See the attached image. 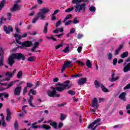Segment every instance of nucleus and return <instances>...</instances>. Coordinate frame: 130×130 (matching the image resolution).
<instances>
[{
	"label": "nucleus",
	"mask_w": 130,
	"mask_h": 130,
	"mask_svg": "<svg viewBox=\"0 0 130 130\" xmlns=\"http://www.w3.org/2000/svg\"><path fill=\"white\" fill-rule=\"evenodd\" d=\"M84 0H73L72 4H73V5L76 4V6L67 9L65 10L66 13H70V12H72L75 8V12H78V13H81V11H82V12L85 13V12H86V9H87V4H86V3L80 4Z\"/></svg>",
	"instance_id": "f257e3e1"
},
{
	"label": "nucleus",
	"mask_w": 130,
	"mask_h": 130,
	"mask_svg": "<svg viewBox=\"0 0 130 130\" xmlns=\"http://www.w3.org/2000/svg\"><path fill=\"white\" fill-rule=\"evenodd\" d=\"M15 58L17 59H22V60H24L25 59V56L22 54V53H16V54H12L11 56H10L8 58V63L10 64L11 67H13V64L15 63Z\"/></svg>",
	"instance_id": "f03ea898"
},
{
	"label": "nucleus",
	"mask_w": 130,
	"mask_h": 130,
	"mask_svg": "<svg viewBox=\"0 0 130 130\" xmlns=\"http://www.w3.org/2000/svg\"><path fill=\"white\" fill-rule=\"evenodd\" d=\"M56 86L57 87L56 89H57L58 92H62L64 91L66 89H70L72 85H70V81L69 80L66 81L64 83L59 82L56 84Z\"/></svg>",
	"instance_id": "7ed1b4c3"
},
{
	"label": "nucleus",
	"mask_w": 130,
	"mask_h": 130,
	"mask_svg": "<svg viewBox=\"0 0 130 130\" xmlns=\"http://www.w3.org/2000/svg\"><path fill=\"white\" fill-rule=\"evenodd\" d=\"M31 93L32 95H36V90L33 89H31L29 90L28 93V96H29V99H28V104L30 105V106H31V107H35L32 103V101L34 99V98L33 97V95L30 94Z\"/></svg>",
	"instance_id": "20e7f679"
},
{
	"label": "nucleus",
	"mask_w": 130,
	"mask_h": 130,
	"mask_svg": "<svg viewBox=\"0 0 130 130\" xmlns=\"http://www.w3.org/2000/svg\"><path fill=\"white\" fill-rule=\"evenodd\" d=\"M57 86L55 87H51V89H53V91L48 90L47 92V95L49 97H59V94H56V91H57Z\"/></svg>",
	"instance_id": "39448f33"
},
{
	"label": "nucleus",
	"mask_w": 130,
	"mask_h": 130,
	"mask_svg": "<svg viewBox=\"0 0 130 130\" xmlns=\"http://www.w3.org/2000/svg\"><path fill=\"white\" fill-rule=\"evenodd\" d=\"M21 44L22 45L21 46H19L20 48H23L24 46H25L26 47H30V46H32L33 45V43H32V42L30 41H27L24 42V43H21Z\"/></svg>",
	"instance_id": "423d86ee"
},
{
	"label": "nucleus",
	"mask_w": 130,
	"mask_h": 130,
	"mask_svg": "<svg viewBox=\"0 0 130 130\" xmlns=\"http://www.w3.org/2000/svg\"><path fill=\"white\" fill-rule=\"evenodd\" d=\"M22 91V86L17 85L14 89V95L20 96L21 91Z\"/></svg>",
	"instance_id": "0eeeda50"
},
{
	"label": "nucleus",
	"mask_w": 130,
	"mask_h": 130,
	"mask_svg": "<svg viewBox=\"0 0 130 130\" xmlns=\"http://www.w3.org/2000/svg\"><path fill=\"white\" fill-rule=\"evenodd\" d=\"M17 72V69H15L13 70V71L12 72H10L9 71L7 72L5 74V77H6V79H10L11 80V78L14 75H15V73Z\"/></svg>",
	"instance_id": "6e6552de"
},
{
	"label": "nucleus",
	"mask_w": 130,
	"mask_h": 130,
	"mask_svg": "<svg viewBox=\"0 0 130 130\" xmlns=\"http://www.w3.org/2000/svg\"><path fill=\"white\" fill-rule=\"evenodd\" d=\"M47 123H49L50 125L52 126L55 129H57V123L53 120L50 119L47 121Z\"/></svg>",
	"instance_id": "1a4fd4ad"
},
{
	"label": "nucleus",
	"mask_w": 130,
	"mask_h": 130,
	"mask_svg": "<svg viewBox=\"0 0 130 130\" xmlns=\"http://www.w3.org/2000/svg\"><path fill=\"white\" fill-rule=\"evenodd\" d=\"M130 71V62L128 63H124L123 64V71L124 73H127Z\"/></svg>",
	"instance_id": "9d476101"
},
{
	"label": "nucleus",
	"mask_w": 130,
	"mask_h": 130,
	"mask_svg": "<svg viewBox=\"0 0 130 130\" xmlns=\"http://www.w3.org/2000/svg\"><path fill=\"white\" fill-rule=\"evenodd\" d=\"M91 106L92 107H95V109H98L99 104H98V100H97V98H94L92 100Z\"/></svg>",
	"instance_id": "9b49d317"
},
{
	"label": "nucleus",
	"mask_w": 130,
	"mask_h": 130,
	"mask_svg": "<svg viewBox=\"0 0 130 130\" xmlns=\"http://www.w3.org/2000/svg\"><path fill=\"white\" fill-rule=\"evenodd\" d=\"M7 116H6V120L9 122L11 121L12 119V113H11V111H10V109H6Z\"/></svg>",
	"instance_id": "f8f14e48"
},
{
	"label": "nucleus",
	"mask_w": 130,
	"mask_h": 130,
	"mask_svg": "<svg viewBox=\"0 0 130 130\" xmlns=\"http://www.w3.org/2000/svg\"><path fill=\"white\" fill-rule=\"evenodd\" d=\"M4 30L5 31L6 34H10L11 32H13V27L12 26H7L5 25L4 26Z\"/></svg>",
	"instance_id": "ddd939ff"
},
{
	"label": "nucleus",
	"mask_w": 130,
	"mask_h": 130,
	"mask_svg": "<svg viewBox=\"0 0 130 130\" xmlns=\"http://www.w3.org/2000/svg\"><path fill=\"white\" fill-rule=\"evenodd\" d=\"M18 10H20V6L18 4H14L13 7L10 8L11 12H16Z\"/></svg>",
	"instance_id": "4468645a"
},
{
	"label": "nucleus",
	"mask_w": 130,
	"mask_h": 130,
	"mask_svg": "<svg viewBox=\"0 0 130 130\" xmlns=\"http://www.w3.org/2000/svg\"><path fill=\"white\" fill-rule=\"evenodd\" d=\"M115 74H114V72H112L111 78L109 79L110 82H114L119 79V76H116V77L115 78Z\"/></svg>",
	"instance_id": "2eb2a0df"
},
{
	"label": "nucleus",
	"mask_w": 130,
	"mask_h": 130,
	"mask_svg": "<svg viewBox=\"0 0 130 130\" xmlns=\"http://www.w3.org/2000/svg\"><path fill=\"white\" fill-rule=\"evenodd\" d=\"M123 47V45H120L118 48H117V49H116L114 52V55H118L119 54V52L121 51V49H122Z\"/></svg>",
	"instance_id": "dca6fc26"
},
{
	"label": "nucleus",
	"mask_w": 130,
	"mask_h": 130,
	"mask_svg": "<svg viewBox=\"0 0 130 130\" xmlns=\"http://www.w3.org/2000/svg\"><path fill=\"white\" fill-rule=\"evenodd\" d=\"M72 66L73 63H72V61L70 60L66 61L63 64V67H64L66 69H67V68H70V67Z\"/></svg>",
	"instance_id": "f3484780"
},
{
	"label": "nucleus",
	"mask_w": 130,
	"mask_h": 130,
	"mask_svg": "<svg viewBox=\"0 0 130 130\" xmlns=\"http://www.w3.org/2000/svg\"><path fill=\"white\" fill-rule=\"evenodd\" d=\"M37 17L38 19L39 18H40V20H44L45 19V15L42 13V12L40 11L37 14Z\"/></svg>",
	"instance_id": "a211bd4d"
},
{
	"label": "nucleus",
	"mask_w": 130,
	"mask_h": 130,
	"mask_svg": "<svg viewBox=\"0 0 130 130\" xmlns=\"http://www.w3.org/2000/svg\"><path fill=\"white\" fill-rule=\"evenodd\" d=\"M126 95V93L125 92H123L121 93V94L119 95V99L122 100L123 101H125L126 99H125V95Z\"/></svg>",
	"instance_id": "6ab92c4d"
},
{
	"label": "nucleus",
	"mask_w": 130,
	"mask_h": 130,
	"mask_svg": "<svg viewBox=\"0 0 130 130\" xmlns=\"http://www.w3.org/2000/svg\"><path fill=\"white\" fill-rule=\"evenodd\" d=\"M40 12H41L43 14L45 15V14H47V13L50 12V9L48 8H43L40 9Z\"/></svg>",
	"instance_id": "aec40b11"
},
{
	"label": "nucleus",
	"mask_w": 130,
	"mask_h": 130,
	"mask_svg": "<svg viewBox=\"0 0 130 130\" xmlns=\"http://www.w3.org/2000/svg\"><path fill=\"white\" fill-rule=\"evenodd\" d=\"M14 37L15 38L18 39V40H20V39H21L22 38V36H21V35H20V34H15L14 35ZM16 39V42L17 43H18V44H21V42L19 41L18 40Z\"/></svg>",
	"instance_id": "412c9836"
},
{
	"label": "nucleus",
	"mask_w": 130,
	"mask_h": 130,
	"mask_svg": "<svg viewBox=\"0 0 130 130\" xmlns=\"http://www.w3.org/2000/svg\"><path fill=\"white\" fill-rule=\"evenodd\" d=\"M86 81H87L86 78H81L78 80V84L80 86H82V85H84L85 83H86Z\"/></svg>",
	"instance_id": "4be33fe9"
},
{
	"label": "nucleus",
	"mask_w": 130,
	"mask_h": 130,
	"mask_svg": "<svg viewBox=\"0 0 130 130\" xmlns=\"http://www.w3.org/2000/svg\"><path fill=\"white\" fill-rule=\"evenodd\" d=\"M38 46H39V42H35V44H34V47L31 49V51H32V52H35V51H36L35 49H36V48H37Z\"/></svg>",
	"instance_id": "5701e85b"
},
{
	"label": "nucleus",
	"mask_w": 130,
	"mask_h": 130,
	"mask_svg": "<svg viewBox=\"0 0 130 130\" xmlns=\"http://www.w3.org/2000/svg\"><path fill=\"white\" fill-rule=\"evenodd\" d=\"M53 33H55L56 34H58L59 32H63V28H58L55 29L53 31Z\"/></svg>",
	"instance_id": "b1692460"
},
{
	"label": "nucleus",
	"mask_w": 130,
	"mask_h": 130,
	"mask_svg": "<svg viewBox=\"0 0 130 130\" xmlns=\"http://www.w3.org/2000/svg\"><path fill=\"white\" fill-rule=\"evenodd\" d=\"M128 56V52L126 51L122 53L120 55L121 58H125V57H127Z\"/></svg>",
	"instance_id": "393cba45"
},
{
	"label": "nucleus",
	"mask_w": 130,
	"mask_h": 130,
	"mask_svg": "<svg viewBox=\"0 0 130 130\" xmlns=\"http://www.w3.org/2000/svg\"><path fill=\"white\" fill-rule=\"evenodd\" d=\"M23 77V72L22 71H20L18 72L17 78L18 79H22Z\"/></svg>",
	"instance_id": "a878e982"
},
{
	"label": "nucleus",
	"mask_w": 130,
	"mask_h": 130,
	"mask_svg": "<svg viewBox=\"0 0 130 130\" xmlns=\"http://www.w3.org/2000/svg\"><path fill=\"white\" fill-rule=\"evenodd\" d=\"M86 64L87 68H89V69H91V67H92V63H91V61H90V60L87 59L86 60Z\"/></svg>",
	"instance_id": "bb28decb"
},
{
	"label": "nucleus",
	"mask_w": 130,
	"mask_h": 130,
	"mask_svg": "<svg viewBox=\"0 0 130 130\" xmlns=\"http://www.w3.org/2000/svg\"><path fill=\"white\" fill-rule=\"evenodd\" d=\"M42 128H44V129H50L51 127L50 125L47 124H43L42 125Z\"/></svg>",
	"instance_id": "cd10ccee"
},
{
	"label": "nucleus",
	"mask_w": 130,
	"mask_h": 130,
	"mask_svg": "<svg viewBox=\"0 0 130 130\" xmlns=\"http://www.w3.org/2000/svg\"><path fill=\"white\" fill-rule=\"evenodd\" d=\"M107 56L108 60H111V59H112V53L108 52L107 54Z\"/></svg>",
	"instance_id": "c85d7f7f"
},
{
	"label": "nucleus",
	"mask_w": 130,
	"mask_h": 130,
	"mask_svg": "<svg viewBox=\"0 0 130 130\" xmlns=\"http://www.w3.org/2000/svg\"><path fill=\"white\" fill-rule=\"evenodd\" d=\"M101 87L102 88V91H103V92H104L105 93H107V92L109 91L108 89L106 88V87H105V86H104L103 84H101Z\"/></svg>",
	"instance_id": "c756f323"
},
{
	"label": "nucleus",
	"mask_w": 130,
	"mask_h": 130,
	"mask_svg": "<svg viewBox=\"0 0 130 130\" xmlns=\"http://www.w3.org/2000/svg\"><path fill=\"white\" fill-rule=\"evenodd\" d=\"M47 27H48V23L46 22L44 28V33L45 34H46V33H47V31H48Z\"/></svg>",
	"instance_id": "7c9ffc66"
},
{
	"label": "nucleus",
	"mask_w": 130,
	"mask_h": 130,
	"mask_svg": "<svg viewBox=\"0 0 130 130\" xmlns=\"http://www.w3.org/2000/svg\"><path fill=\"white\" fill-rule=\"evenodd\" d=\"M94 85H95L96 88H99V87H100V86H101V85H102V84H101L100 82H99L98 81H97V80H95L94 82Z\"/></svg>",
	"instance_id": "2f4dec72"
},
{
	"label": "nucleus",
	"mask_w": 130,
	"mask_h": 130,
	"mask_svg": "<svg viewBox=\"0 0 130 130\" xmlns=\"http://www.w3.org/2000/svg\"><path fill=\"white\" fill-rule=\"evenodd\" d=\"M70 52V47L67 46L65 48V49L63 50V52L64 53H68V52Z\"/></svg>",
	"instance_id": "473e14b6"
},
{
	"label": "nucleus",
	"mask_w": 130,
	"mask_h": 130,
	"mask_svg": "<svg viewBox=\"0 0 130 130\" xmlns=\"http://www.w3.org/2000/svg\"><path fill=\"white\" fill-rule=\"evenodd\" d=\"M4 50H3V48L0 47V56H1V57H4Z\"/></svg>",
	"instance_id": "72a5a7b5"
},
{
	"label": "nucleus",
	"mask_w": 130,
	"mask_h": 130,
	"mask_svg": "<svg viewBox=\"0 0 130 130\" xmlns=\"http://www.w3.org/2000/svg\"><path fill=\"white\" fill-rule=\"evenodd\" d=\"M14 84H15V81H12L8 85V87H6L5 89H9V88H11V87H12V86H13Z\"/></svg>",
	"instance_id": "f704fd0d"
},
{
	"label": "nucleus",
	"mask_w": 130,
	"mask_h": 130,
	"mask_svg": "<svg viewBox=\"0 0 130 130\" xmlns=\"http://www.w3.org/2000/svg\"><path fill=\"white\" fill-rule=\"evenodd\" d=\"M82 74H75L72 75V78H79L80 77H82Z\"/></svg>",
	"instance_id": "c9c22d12"
},
{
	"label": "nucleus",
	"mask_w": 130,
	"mask_h": 130,
	"mask_svg": "<svg viewBox=\"0 0 130 130\" xmlns=\"http://www.w3.org/2000/svg\"><path fill=\"white\" fill-rule=\"evenodd\" d=\"M6 3V0H2L0 4V9H3L4 6H5V3Z\"/></svg>",
	"instance_id": "e433bc0d"
},
{
	"label": "nucleus",
	"mask_w": 130,
	"mask_h": 130,
	"mask_svg": "<svg viewBox=\"0 0 130 130\" xmlns=\"http://www.w3.org/2000/svg\"><path fill=\"white\" fill-rule=\"evenodd\" d=\"M71 17H72V15H71V14L68 15L65 17V19L63 20V23H64V22H66V21H67V20H69V19H70V18H71Z\"/></svg>",
	"instance_id": "4c0bfd02"
},
{
	"label": "nucleus",
	"mask_w": 130,
	"mask_h": 130,
	"mask_svg": "<svg viewBox=\"0 0 130 130\" xmlns=\"http://www.w3.org/2000/svg\"><path fill=\"white\" fill-rule=\"evenodd\" d=\"M60 118L61 120H64L65 118H67V115L63 114H61Z\"/></svg>",
	"instance_id": "58836bf2"
},
{
	"label": "nucleus",
	"mask_w": 130,
	"mask_h": 130,
	"mask_svg": "<svg viewBox=\"0 0 130 130\" xmlns=\"http://www.w3.org/2000/svg\"><path fill=\"white\" fill-rule=\"evenodd\" d=\"M89 11L94 13V12L96 11V8H95V7L91 6L89 8Z\"/></svg>",
	"instance_id": "ea45409f"
},
{
	"label": "nucleus",
	"mask_w": 130,
	"mask_h": 130,
	"mask_svg": "<svg viewBox=\"0 0 130 130\" xmlns=\"http://www.w3.org/2000/svg\"><path fill=\"white\" fill-rule=\"evenodd\" d=\"M18 127L19 124H18V122H17V121H15L14 123V128L15 130H18Z\"/></svg>",
	"instance_id": "a19ab883"
},
{
	"label": "nucleus",
	"mask_w": 130,
	"mask_h": 130,
	"mask_svg": "<svg viewBox=\"0 0 130 130\" xmlns=\"http://www.w3.org/2000/svg\"><path fill=\"white\" fill-rule=\"evenodd\" d=\"M4 66V57H1L0 59V67Z\"/></svg>",
	"instance_id": "79ce46f5"
},
{
	"label": "nucleus",
	"mask_w": 130,
	"mask_h": 130,
	"mask_svg": "<svg viewBox=\"0 0 130 130\" xmlns=\"http://www.w3.org/2000/svg\"><path fill=\"white\" fill-rule=\"evenodd\" d=\"M79 20H77V17H75L72 21L73 24H78L79 23Z\"/></svg>",
	"instance_id": "37998d69"
},
{
	"label": "nucleus",
	"mask_w": 130,
	"mask_h": 130,
	"mask_svg": "<svg viewBox=\"0 0 130 130\" xmlns=\"http://www.w3.org/2000/svg\"><path fill=\"white\" fill-rule=\"evenodd\" d=\"M28 61H34L35 60L34 56H31L27 59Z\"/></svg>",
	"instance_id": "c03bdc74"
},
{
	"label": "nucleus",
	"mask_w": 130,
	"mask_h": 130,
	"mask_svg": "<svg viewBox=\"0 0 130 130\" xmlns=\"http://www.w3.org/2000/svg\"><path fill=\"white\" fill-rule=\"evenodd\" d=\"M68 94H70V95H75L76 92L70 90L68 91Z\"/></svg>",
	"instance_id": "a18cd8bd"
},
{
	"label": "nucleus",
	"mask_w": 130,
	"mask_h": 130,
	"mask_svg": "<svg viewBox=\"0 0 130 130\" xmlns=\"http://www.w3.org/2000/svg\"><path fill=\"white\" fill-rule=\"evenodd\" d=\"M33 86V84L30 82H27L26 83V88H31Z\"/></svg>",
	"instance_id": "49530a36"
},
{
	"label": "nucleus",
	"mask_w": 130,
	"mask_h": 130,
	"mask_svg": "<svg viewBox=\"0 0 130 130\" xmlns=\"http://www.w3.org/2000/svg\"><path fill=\"white\" fill-rule=\"evenodd\" d=\"M61 20H58L56 23V27H58L60 26V24H61Z\"/></svg>",
	"instance_id": "de8ad7c7"
},
{
	"label": "nucleus",
	"mask_w": 130,
	"mask_h": 130,
	"mask_svg": "<svg viewBox=\"0 0 130 130\" xmlns=\"http://www.w3.org/2000/svg\"><path fill=\"white\" fill-rule=\"evenodd\" d=\"M116 63H117V58H114L113 60V66H116Z\"/></svg>",
	"instance_id": "09e8293b"
},
{
	"label": "nucleus",
	"mask_w": 130,
	"mask_h": 130,
	"mask_svg": "<svg viewBox=\"0 0 130 130\" xmlns=\"http://www.w3.org/2000/svg\"><path fill=\"white\" fill-rule=\"evenodd\" d=\"M2 96H4L5 98H8L9 94L7 93V92L2 93Z\"/></svg>",
	"instance_id": "8fccbe9b"
},
{
	"label": "nucleus",
	"mask_w": 130,
	"mask_h": 130,
	"mask_svg": "<svg viewBox=\"0 0 130 130\" xmlns=\"http://www.w3.org/2000/svg\"><path fill=\"white\" fill-rule=\"evenodd\" d=\"M2 125L3 126H4V127H6L7 126V123H6V121L4 120H2Z\"/></svg>",
	"instance_id": "3c124183"
},
{
	"label": "nucleus",
	"mask_w": 130,
	"mask_h": 130,
	"mask_svg": "<svg viewBox=\"0 0 130 130\" xmlns=\"http://www.w3.org/2000/svg\"><path fill=\"white\" fill-rule=\"evenodd\" d=\"M7 18H8V20H11V19L12 18V13H7Z\"/></svg>",
	"instance_id": "603ef678"
},
{
	"label": "nucleus",
	"mask_w": 130,
	"mask_h": 130,
	"mask_svg": "<svg viewBox=\"0 0 130 130\" xmlns=\"http://www.w3.org/2000/svg\"><path fill=\"white\" fill-rule=\"evenodd\" d=\"M38 17H37V16H36V17H35L33 19H32V24H35V23H36V21H37V20H38Z\"/></svg>",
	"instance_id": "864d4df0"
},
{
	"label": "nucleus",
	"mask_w": 130,
	"mask_h": 130,
	"mask_svg": "<svg viewBox=\"0 0 130 130\" xmlns=\"http://www.w3.org/2000/svg\"><path fill=\"white\" fill-rule=\"evenodd\" d=\"M62 46H63V44H60L56 46L55 48L56 49H58V48H60V47H62Z\"/></svg>",
	"instance_id": "5fc2aeb1"
},
{
	"label": "nucleus",
	"mask_w": 130,
	"mask_h": 130,
	"mask_svg": "<svg viewBox=\"0 0 130 130\" xmlns=\"http://www.w3.org/2000/svg\"><path fill=\"white\" fill-rule=\"evenodd\" d=\"M31 127L32 128H34L35 129H37L38 127H40V125L37 126L34 124H31Z\"/></svg>",
	"instance_id": "6e6d98bb"
},
{
	"label": "nucleus",
	"mask_w": 130,
	"mask_h": 130,
	"mask_svg": "<svg viewBox=\"0 0 130 130\" xmlns=\"http://www.w3.org/2000/svg\"><path fill=\"white\" fill-rule=\"evenodd\" d=\"M76 62H77V63H79V64H80V66H85V63H83L82 61H81L80 60H77Z\"/></svg>",
	"instance_id": "4d7b16f0"
},
{
	"label": "nucleus",
	"mask_w": 130,
	"mask_h": 130,
	"mask_svg": "<svg viewBox=\"0 0 130 130\" xmlns=\"http://www.w3.org/2000/svg\"><path fill=\"white\" fill-rule=\"evenodd\" d=\"M83 49V48L81 46L78 47L77 48V51L79 53H80L81 51H82V49Z\"/></svg>",
	"instance_id": "13d9d810"
},
{
	"label": "nucleus",
	"mask_w": 130,
	"mask_h": 130,
	"mask_svg": "<svg viewBox=\"0 0 130 130\" xmlns=\"http://www.w3.org/2000/svg\"><path fill=\"white\" fill-rule=\"evenodd\" d=\"M76 31V29L74 28H72L70 29V33L71 34H74Z\"/></svg>",
	"instance_id": "bf43d9fd"
},
{
	"label": "nucleus",
	"mask_w": 130,
	"mask_h": 130,
	"mask_svg": "<svg viewBox=\"0 0 130 130\" xmlns=\"http://www.w3.org/2000/svg\"><path fill=\"white\" fill-rule=\"evenodd\" d=\"M127 89H130V83L127 84L126 86L124 87V90H126Z\"/></svg>",
	"instance_id": "052dcab7"
},
{
	"label": "nucleus",
	"mask_w": 130,
	"mask_h": 130,
	"mask_svg": "<svg viewBox=\"0 0 130 130\" xmlns=\"http://www.w3.org/2000/svg\"><path fill=\"white\" fill-rule=\"evenodd\" d=\"M52 21H54V20H56V18L55 17V16H54V14H52V17L51 18Z\"/></svg>",
	"instance_id": "680f3d73"
},
{
	"label": "nucleus",
	"mask_w": 130,
	"mask_h": 130,
	"mask_svg": "<svg viewBox=\"0 0 130 130\" xmlns=\"http://www.w3.org/2000/svg\"><path fill=\"white\" fill-rule=\"evenodd\" d=\"M63 125V124L62 123H59L58 126L57 127V128H61V127H62Z\"/></svg>",
	"instance_id": "e2e57ef3"
},
{
	"label": "nucleus",
	"mask_w": 130,
	"mask_h": 130,
	"mask_svg": "<svg viewBox=\"0 0 130 130\" xmlns=\"http://www.w3.org/2000/svg\"><path fill=\"white\" fill-rule=\"evenodd\" d=\"M72 23V21H68L65 23V26H68V25H70Z\"/></svg>",
	"instance_id": "0e129e2a"
},
{
	"label": "nucleus",
	"mask_w": 130,
	"mask_h": 130,
	"mask_svg": "<svg viewBox=\"0 0 130 130\" xmlns=\"http://www.w3.org/2000/svg\"><path fill=\"white\" fill-rule=\"evenodd\" d=\"M53 82H54V83H57V82H58V78H54L53 80Z\"/></svg>",
	"instance_id": "69168bd1"
},
{
	"label": "nucleus",
	"mask_w": 130,
	"mask_h": 130,
	"mask_svg": "<svg viewBox=\"0 0 130 130\" xmlns=\"http://www.w3.org/2000/svg\"><path fill=\"white\" fill-rule=\"evenodd\" d=\"M27 87L26 86L23 89V94H26V92H27Z\"/></svg>",
	"instance_id": "338daca9"
},
{
	"label": "nucleus",
	"mask_w": 130,
	"mask_h": 130,
	"mask_svg": "<svg viewBox=\"0 0 130 130\" xmlns=\"http://www.w3.org/2000/svg\"><path fill=\"white\" fill-rule=\"evenodd\" d=\"M82 37H83V35L78 34L77 36V38L78 39H81V38H82Z\"/></svg>",
	"instance_id": "774afa93"
}]
</instances>
